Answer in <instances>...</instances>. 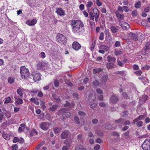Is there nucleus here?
<instances>
[{"label": "nucleus", "instance_id": "1", "mask_svg": "<svg viewBox=\"0 0 150 150\" xmlns=\"http://www.w3.org/2000/svg\"><path fill=\"white\" fill-rule=\"evenodd\" d=\"M71 25L73 33L76 34L80 35L84 31V25L80 20H74L72 21Z\"/></svg>", "mask_w": 150, "mask_h": 150}, {"label": "nucleus", "instance_id": "2", "mask_svg": "<svg viewBox=\"0 0 150 150\" xmlns=\"http://www.w3.org/2000/svg\"><path fill=\"white\" fill-rule=\"evenodd\" d=\"M68 110L66 108H62L58 112L57 115L60 117L64 119L65 117H69L71 115V113L67 111Z\"/></svg>", "mask_w": 150, "mask_h": 150}, {"label": "nucleus", "instance_id": "3", "mask_svg": "<svg viewBox=\"0 0 150 150\" xmlns=\"http://www.w3.org/2000/svg\"><path fill=\"white\" fill-rule=\"evenodd\" d=\"M20 73L22 78L24 79L28 77L30 74L28 70L24 66L21 67Z\"/></svg>", "mask_w": 150, "mask_h": 150}, {"label": "nucleus", "instance_id": "4", "mask_svg": "<svg viewBox=\"0 0 150 150\" xmlns=\"http://www.w3.org/2000/svg\"><path fill=\"white\" fill-rule=\"evenodd\" d=\"M142 148L143 150H149L150 149V140L146 139L142 146Z\"/></svg>", "mask_w": 150, "mask_h": 150}, {"label": "nucleus", "instance_id": "5", "mask_svg": "<svg viewBox=\"0 0 150 150\" xmlns=\"http://www.w3.org/2000/svg\"><path fill=\"white\" fill-rule=\"evenodd\" d=\"M57 40L59 42H65L66 39L65 37L61 33H58L56 36Z\"/></svg>", "mask_w": 150, "mask_h": 150}, {"label": "nucleus", "instance_id": "6", "mask_svg": "<svg viewBox=\"0 0 150 150\" xmlns=\"http://www.w3.org/2000/svg\"><path fill=\"white\" fill-rule=\"evenodd\" d=\"M50 124L47 122H42L40 126V128L44 130H47L49 128Z\"/></svg>", "mask_w": 150, "mask_h": 150}, {"label": "nucleus", "instance_id": "7", "mask_svg": "<svg viewBox=\"0 0 150 150\" xmlns=\"http://www.w3.org/2000/svg\"><path fill=\"white\" fill-rule=\"evenodd\" d=\"M72 47L74 50L78 51L81 49V46L78 42L74 41L72 45Z\"/></svg>", "mask_w": 150, "mask_h": 150}, {"label": "nucleus", "instance_id": "8", "mask_svg": "<svg viewBox=\"0 0 150 150\" xmlns=\"http://www.w3.org/2000/svg\"><path fill=\"white\" fill-rule=\"evenodd\" d=\"M119 24L123 30H128L130 28L129 24L125 22L120 21Z\"/></svg>", "mask_w": 150, "mask_h": 150}, {"label": "nucleus", "instance_id": "9", "mask_svg": "<svg viewBox=\"0 0 150 150\" xmlns=\"http://www.w3.org/2000/svg\"><path fill=\"white\" fill-rule=\"evenodd\" d=\"M33 75V80L35 82L39 81L41 79V75L40 73H34Z\"/></svg>", "mask_w": 150, "mask_h": 150}, {"label": "nucleus", "instance_id": "10", "mask_svg": "<svg viewBox=\"0 0 150 150\" xmlns=\"http://www.w3.org/2000/svg\"><path fill=\"white\" fill-rule=\"evenodd\" d=\"M93 13L94 17L95 18V21L97 22L98 21V19L99 17V11L98 9L96 8H94L93 9Z\"/></svg>", "mask_w": 150, "mask_h": 150}, {"label": "nucleus", "instance_id": "11", "mask_svg": "<svg viewBox=\"0 0 150 150\" xmlns=\"http://www.w3.org/2000/svg\"><path fill=\"white\" fill-rule=\"evenodd\" d=\"M56 12L57 14L60 16H63L65 15V11L61 8H56Z\"/></svg>", "mask_w": 150, "mask_h": 150}, {"label": "nucleus", "instance_id": "12", "mask_svg": "<svg viewBox=\"0 0 150 150\" xmlns=\"http://www.w3.org/2000/svg\"><path fill=\"white\" fill-rule=\"evenodd\" d=\"M69 132L67 130H65L61 134L62 139H64L67 138L68 136Z\"/></svg>", "mask_w": 150, "mask_h": 150}, {"label": "nucleus", "instance_id": "13", "mask_svg": "<svg viewBox=\"0 0 150 150\" xmlns=\"http://www.w3.org/2000/svg\"><path fill=\"white\" fill-rule=\"evenodd\" d=\"M96 98V95L94 93L89 95L88 97V100L90 102H93Z\"/></svg>", "mask_w": 150, "mask_h": 150}, {"label": "nucleus", "instance_id": "14", "mask_svg": "<svg viewBox=\"0 0 150 150\" xmlns=\"http://www.w3.org/2000/svg\"><path fill=\"white\" fill-rule=\"evenodd\" d=\"M37 22V20L33 19L32 20H28L25 23L29 26H33L35 25Z\"/></svg>", "mask_w": 150, "mask_h": 150}, {"label": "nucleus", "instance_id": "15", "mask_svg": "<svg viewBox=\"0 0 150 150\" xmlns=\"http://www.w3.org/2000/svg\"><path fill=\"white\" fill-rule=\"evenodd\" d=\"M129 35L131 39L134 40H138V36L136 34L130 32L129 34Z\"/></svg>", "mask_w": 150, "mask_h": 150}, {"label": "nucleus", "instance_id": "16", "mask_svg": "<svg viewBox=\"0 0 150 150\" xmlns=\"http://www.w3.org/2000/svg\"><path fill=\"white\" fill-rule=\"evenodd\" d=\"M110 102L113 103H115L118 101V98L115 95H112L110 98Z\"/></svg>", "mask_w": 150, "mask_h": 150}, {"label": "nucleus", "instance_id": "17", "mask_svg": "<svg viewBox=\"0 0 150 150\" xmlns=\"http://www.w3.org/2000/svg\"><path fill=\"white\" fill-rule=\"evenodd\" d=\"M117 17L120 20H122L124 18V15L123 14H121L118 11H116L115 12Z\"/></svg>", "mask_w": 150, "mask_h": 150}, {"label": "nucleus", "instance_id": "18", "mask_svg": "<svg viewBox=\"0 0 150 150\" xmlns=\"http://www.w3.org/2000/svg\"><path fill=\"white\" fill-rule=\"evenodd\" d=\"M145 115H139L137 118H136L133 120L132 124H135L139 120L143 119L145 118Z\"/></svg>", "mask_w": 150, "mask_h": 150}, {"label": "nucleus", "instance_id": "19", "mask_svg": "<svg viewBox=\"0 0 150 150\" xmlns=\"http://www.w3.org/2000/svg\"><path fill=\"white\" fill-rule=\"evenodd\" d=\"M108 76L106 75L103 76L101 80V82L102 84L105 85L106 82L107 81L108 79Z\"/></svg>", "mask_w": 150, "mask_h": 150}, {"label": "nucleus", "instance_id": "20", "mask_svg": "<svg viewBox=\"0 0 150 150\" xmlns=\"http://www.w3.org/2000/svg\"><path fill=\"white\" fill-rule=\"evenodd\" d=\"M45 64L42 62H40L37 64V68L38 69L40 70L43 69Z\"/></svg>", "mask_w": 150, "mask_h": 150}, {"label": "nucleus", "instance_id": "21", "mask_svg": "<svg viewBox=\"0 0 150 150\" xmlns=\"http://www.w3.org/2000/svg\"><path fill=\"white\" fill-rule=\"evenodd\" d=\"M99 49H102L105 51H108L110 50V47L105 45H101L99 47Z\"/></svg>", "mask_w": 150, "mask_h": 150}, {"label": "nucleus", "instance_id": "22", "mask_svg": "<svg viewBox=\"0 0 150 150\" xmlns=\"http://www.w3.org/2000/svg\"><path fill=\"white\" fill-rule=\"evenodd\" d=\"M116 60L115 57H112L111 56L109 55L107 57V61L108 62H115Z\"/></svg>", "mask_w": 150, "mask_h": 150}, {"label": "nucleus", "instance_id": "23", "mask_svg": "<svg viewBox=\"0 0 150 150\" xmlns=\"http://www.w3.org/2000/svg\"><path fill=\"white\" fill-rule=\"evenodd\" d=\"M147 96L146 95H144L140 99V103L142 104L144 103L147 100Z\"/></svg>", "mask_w": 150, "mask_h": 150}, {"label": "nucleus", "instance_id": "24", "mask_svg": "<svg viewBox=\"0 0 150 150\" xmlns=\"http://www.w3.org/2000/svg\"><path fill=\"white\" fill-rule=\"evenodd\" d=\"M72 142L71 139H68L65 140L64 144L67 146H69L70 148L71 144Z\"/></svg>", "mask_w": 150, "mask_h": 150}, {"label": "nucleus", "instance_id": "25", "mask_svg": "<svg viewBox=\"0 0 150 150\" xmlns=\"http://www.w3.org/2000/svg\"><path fill=\"white\" fill-rule=\"evenodd\" d=\"M150 50V42H147L145 45L144 50L145 51Z\"/></svg>", "mask_w": 150, "mask_h": 150}, {"label": "nucleus", "instance_id": "26", "mask_svg": "<svg viewBox=\"0 0 150 150\" xmlns=\"http://www.w3.org/2000/svg\"><path fill=\"white\" fill-rule=\"evenodd\" d=\"M114 62H109L106 64V67L108 69H112L114 68Z\"/></svg>", "mask_w": 150, "mask_h": 150}, {"label": "nucleus", "instance_id": "27", "mask_svg": "<svg viewBox=\"0 0 150 150\" xmlns=\"http://www.w3.org/2000/svg\"><path fill=\"white\" fill-rule=\"evenodd\" d=\"M93 5V3L92 1L88 0L86 4V6L87 8H90Z\"/></svg>", "mask_w": 150, "mask_h": 150}, {"label": "nucleus", "instance_id": "28", "mask_svg": "<svg viewBox=\"0 0 150 150\" xmlns=\"http://www.w3.org/2000/svg\"><path fill=\"white\" fill-rule=\"evenodd\" d=\"M3 137L6 140H8L10 139V136L8 134L5 133L3 132L1 133Z\"/></svg>", "mask_w": 150, "mask_h": 150}, {"label": "nucleus", "instance_id": "29", "mask_svg": "<svg viewBox=\"0 0 150 150\" xmlns=\"http://www.w3.org/2000/svg\"><path fill=\"white\" fill-rule=\"evenodd\" d=\"M58 107V106L57 105H53L49 108V110L51 111H54Z\"/></svg>", "mask_w": 150, "mask_h": 150}, {"label": "nucleus", "instance_id": "30", "mask_svg": "<svg viewBox=\"0 0 150 150\" xmlns=\"http://www.w3.org/2000/svg\"><path fill=\"white\" fill-rule=\"evenodd\" d=\"M20 126L18 129V132H21L24 130L25 128V125L24 124H22L20 125Z\"/></svg>", "mask_w": 150, "mask_h": 150}, {"label": "nucleus", "instance_id": "31", "mask_svg": "<svg viewBox=\"0 0 150 150\" xmlns=\"http://www.w3.org/2000/svg\"><path fill=\"white\" fill-rule=\"evenodd\" d=\"M53 130L54 133L55 134H57L61 132L62 130V129L61 128L56 127Z\"/></svg>", "mask_w": 150, "mask_h": 150}, {"label": "nucleus", "instance_id": "32", "mask_svg": "<svg viewBox=\"0 0 150 150\" xmlns=\"http://www.w3.org/2000/svg\"><path fill=\"white\" fill-rule=\"evenodd\" d=\"M15 99H16V100H15L16 103L18 105L22 104H23V100L21 98H18L17 99L16 98H15L14 97Z\"/></svg>", "mask_w": 150, "mask_h": 150}, {"label": "nucleus", "instance_id": "33", "mask_svg": "<svg viewBox=\"0 0 150 150\" xmlns=\"http://www.w3.org/2000/svg\"><path fill=\"white\" fill-rule=\"evenodd\" d=\"M23 90L19 88L17 91V93L21 97H22L23 95Z\"/></svg>", "mask_w": 150, "mask_h": 150}, {"label": "nucleus", "instance_id": "34", "mask_svg": "<svg viewBox=\"0 0 150 150\" xmlns=\"http://www.w3.org/2000/svg\"><path fill=\"white\" fill-rule=\"evenodd\" d=\"M85 148L81 145L77 146L75 147V150H85Z\"/></svg>", "mask_w": 150, "mask_h": 150}, {"label": "nucleus", "instance_id": "35", "mask_svg": "<svg viewBox=\"0 0 150 150\" xmlns=\"http://www.w3.org/2000/svg\"><path fill=\"white\" fill-rule=\"evenodd\" d=\"M105 33L106 38H107L108 37L109 39L110 40L111 38L109 30H105Z\"/></svg>", "mask_w": 150, "mask_h": 150}, {"label": "nucleus", "instance_id": "36", "mask_svg": "<svg viewBox=\"0 0 150 150\" xmlns=\"http://www.w3.org/2000/svg\"><path fill=\"white\" fill-rule=\"evenodd\" d=\"M100 83L99 81L96 79H95L93 82L92 84L94 86H98Z\"/></svg>", "mask_w": 150, "mask_h": 150}, {"label": "nucleus", "instance_id": "37", "mask_svg": "<svg viewBox=\"0 0 150 150\" xmlns=\"http://www.w3.org/2000/svg\"><path fill=\"white\" fill-rule=\"evenodd\" d=\"M116 56H119L122 54V52L117 50H115L114 52Z\"/></svg>", "mask_w": 150, "mask_h": 150}, {"label": "nucleus", "instance_id": "38", "mask_svg": "<svg viewBox=\"0 0 150 150\" xmlns=\"http://www.w3.org/2000/svg\"><path fill=\"white\" fill-rule=\"evenodd\" d=\"M14 81L15 78L14 77H10L8 78V82L10 84L13 83L14 82Z\"/></svg>", "mask_w": 150, "mask_h": 150}, {"label": "nucleus", "instance_id": "39", "mask_svg": "<svg viewBox=\"0 0 150 150\" xmlns=\"http://www.w3.org/2000/svg\"><path fill=\"white\" fill-rule=\"evenodd\" d=\"M111 31L113 33H115L118 31L117 29L115 26H112L110 28Z\"/></svg>", "mask_w": 150, "mask_h": 150}, {"label": "nucleus", "instance_id": "40", "mask_svg": "<svg viewBox=\"0 0 150 150\" xmlns=\"http://www.w3.org/2000/svg\"><path fill=\"white\" fill-rule=\"evenodd\" d=\"M30 100L37 105H38L39 104V102L36 100L34 98H32L30 99Z\"/></svg>", "mask_w": 150, "mask_h": 150}, {"label": "nucleus", "instance_id": "41", "mask_svg": "<svg viewBox=\"0 0 150 150\" xmlns=\"http://www.w3.org/2000/svg\"><path fill=\"white\" fill-rule=\"evenodd\" d=\"M52 96L53 97V98L55 99V101L57 103H58L59 102H60V99L59 98H57L56 97V96L55 94H52Z\"/></svg>", "mask_w": 150, "mask_h": 150}, {"label": "nucleus", "instance_id": "42", "mask_svg": "<svg viewBox=\"0 0 150 150\" xmlns=\"http://www.w3.org/2000/svg\"><path fill=\"white\" fill-rule=\"evenodd\" d=\"M101 69H93V74L96 73H99L101 71Z\"/></svg>", "mask_w": 150, "mask_h": 150}, {"label": "nucleus", "instance_id": "43", "mask_svg": "<svg viewBox=\"0 0 150 150\" xmlns=\"http://www.w3.org/2000/svg\"><path fill=\"white\" fill-rule=\"evenodd\" d=\"M136 122L137 126L139 127H141L143 125V122L142 121H138Z\"/></svg>", "mask_w": 150, "mask_h": 150}, {"label": "nucleus", "instance_id": "44", "mask_svg": "<svg viewBox=\"0 0 150 150\" xmlns=\"http://www.w3.org/2000/svg\"><path fill=\"white\" fill-rule=\"evenodd\" d=\"M141 6L140 1H138L135 4V7L136 8H139Z\"/></svg>", "mask_w": 150, "mask_h": 150}, {"label": "nucleus", "instance_id": "45", "mask_svg": "<svg viewBox=\"0 0 150 150\" xmlns=\"http://www.w3.org/2000/svg\"><path fill=\"white\" fill-rule=\"evenodd\" d=\"M89 16L90 19L93 21L94 20V16L93 13L90 12L89 14Z\"/></svg>", "mask_w": 150, "mask_h": 150}, {"label": "nucleus", "instance_id": "46", "mask_svg": "<svg viewBox=\"0 0 150 150\" xmlns=\"http://www.w3.org/2000/svg\"><path fill=\"white\" fill-rule=\"evenodd\" d=\"M38 92V91L37 90L33 89L32 91H30V93L31 94L34 95L36 94Z\"/></svg>", "mask_w": 150, "mask_h": 150}, {"label": "nucleus", "instance_id": "47", "mask_svg": "<svg viewBox=\"0 0 150 150\" xmlns=\"http://www.w3.org/2000/svg\"><path fill=\"white\" fill-rule=\"evenodd\" d=\"M44 144V142L41 143L40 144H39L37 146L35 149V150H39L41 146Z\"/></svg>", "mask_w": 150, "mask_h": 150}, {"label": "nucleus", "instance_id": "48", "mask_svg": "<svg viewBox=\"0 0 150 150\" xmlns=\"http://www.w3.org/2000/svg\"><path fill=\"white\" fill-rule=\"evenodd\" d=\"M96 133L100 136H102L103 135V133L99 130H96Z\"/></svg>", "mask_w": 150, "mask_h": 150}, {"label": "nucleus", "instance_id": "49", "mask_svg": "<svg viewBox=\"0 0 150 150\" xmlns=\"http://www.w3.org/2000/svg\"><path fill=\"white\" fill-rule=\"evenodd\" d=\"M126 139H128L129 138V132L127 131L124 134Z\"/></svg>", "mask_w": 150, "mask_h": 150}, {"label": "nucleus", "instance_id": "50", "mask_svg": "<svg viewBox=\"0 0 150 150\" xmlns=\"http://www.w3.org/2000/svg\"><path fill=\"white\" fill-rule=\"evenodd\" d=\"M40 105L43 109H44L46 108V106L45 105V103L43 101H41Z\"/></svg>", "mask_w": 150, "mask_h": 150}, {"label": "nucleus", "instance_id": "51", "mask_svg": "<svg viewBox=\"0 0 150 150\" xmlns=\"http://www.w3.org/2000/svg\"><path fill=\"white\" fill-rule=\"evenodd\" d=\"M96 92L99 94H102L103 93V91L100 88H97L96 90Z\"/></svg>", "mask_w": 150, "mask_h": 150}, {"label": "nucleus", "instance_id": "52", "mask_svg": "<svg viewBox=\"0 0 150 150\" xmlns=\"http://www.w3.org/2000/svg\"><path fill=\"white\" fill-rule=\"evenodd\" d=\"M11 147L13 150H17L18 149V146L17 144H13Z\"/></svg>", "mask_w": 150, "mask_h": 150}, {"label": "nucleus", "instance_id": "53", "mask_svg": "<svg viewBox=\"0 0 150 150\" xmlns=\"http://www.w3.org/2000/svg\"><path fill=\"white\" fill-rule=\"evenodd\" d=\"M11 100V98L10 97H8L5 100L4 103H9Z\"/></svg>", "mask_w": 150, "mask_h": 150}, {"label": "nucleus", "instance_id": "54", "mask_svg": "<svg viewBox=\"0 0 150 150\" xmlns=\"http://www.w3.org/2000/svg\"><path fill=\"white\" fill-rule=\"evenodd\" d=\"M122 95L125 99H127L129 98L128 95L126 92H123L122 94Z\"/></svg>", "mask_w": 150, "mask_h": 150}, {"label": "nucleus", "instance_id": "55", "mask_svg": "<svg viewBox=\"0 0 150 150\" xmlns=\"http://www.w3.org/2000/svg\"><path fill=\"white\" fill-rule=\"evenodd\" d=\"M104 34L103 33H101L99 37V39L100 40H103L104 39Z\"/></svg>", "mask_w": 150, "mask_h": 150}, {"label": "nucleus", "instance_id": "56", "mask_svg": "<svg viewBox=\"0 0 150 150\" xmlns=\"http://www.w3.org/2000/svg\"><path fill=\"white\" fill-rule=\"evenodd\" d=\"M142 69L144 70H148L150 69V66L146 65L143 67Z\"/></svg>", "mask_w": 150, "mask_h": 150}, {"label": "nucleus", "instance_id": "57", "mask_svg": "<svg viewBox=\"0 0 150 150\" xmlns=\"http://www.w3.org/2000/svg\"><path fill=\"white\" fill-rule=\"evenodd\" d=\"M37 96L39 97H42L43 96V93L40 91H39L38 92Z\"/></svg>", "mask_w": 150, "mask_h": 150}, {"label": "nucleus", "instance_id": "58", "mask_svg": "<svg viewBox=\"0 0 150 150\" xmlns=\"http://www.w3.org/2000/svg\"><path fill=\"white\" fill-rule=\"evenodd\" d=\"M54 86L57 87L59 86V81L57 80H55L54 82Z\"/></svg>", "mask_w": 150, "mask_h": 150}, {"label": "nucleus", "instance_id": "59", "mask_svg": "<svg viewBox=\"0 0 150 150\" xmlns=\"http://www.w3.org/2000/svg\"><path fill=\"white\" fill-rule=\"evenodd\" d=\"M142 73V72L141 70L136 71L134 72L135 74L138 76L140 75Z\"/></svg>", "mask_w": 150, "mask_h": 150}, {"label": "nucleus", "instance_id": "60", "mask_svg": "<svg viewBox=\"0 0 150 150\" xmlns=\"http://www.w3.org/2000/svg\"><path fill=\"white\" fill-rule=\"evenodd\" d=\"M70 148L69 146L66 145L65 146H63L62 148V150H68Z\"/></svg>", "mask_w": 150, "mask_h": 150}, {"label": "nucleus", "instance_id": "61", "mask_svg": "<svg viewBox=\"0 0 150 150\" xmlns=\"http://www.w3.org/2000/svg\"><path fill=\"white\" fill-rule=\"evenodd\" d=\"M118 10L121 12H123L124 11L123 8L120 6H119L117 8Z\"/></svg>", "mask_w": 150, "mask_h": 150}, {"label": "nucleus", "instance_id": "62", "mask_svg": "<svg viewBox=\"0 0 150 150\" xmlns=\"http://www.w3.org/2000/svg\"><path fill=\"white\" fill-rule=\"evenodd\" d=\"M37 131L35 129L33 130L31 132V133L30 134V135L32 136V135H33L34 134H37Z\"/></svg>", "mask_w": 150, "mask_h": 150}, {"label": "nucleus", "instance_id": "63", "mask_svg": "<svg viewBox=\"0 0 150 150\" xmlns=\"http://www.w3.org/2000/svg\"><path fill=\"white\" fill-rule=\"evenodd\" d=\"M133 68L135 70H137L139 69V67L137 65L134 64L133 66Z\"/></svg>", "mask_w": 150, "mask_h": 150}, {"label": "nucleus", "instance_id": "64", "mask_svg": "<svg viewBox=\"0 0 150 150\" xmlns=\"http://www.w3.org/2000/svg\"><path fill=\"white\" fill-rule=\"evenodd\" d=\"M96 4L98 6H100L102 5V3L100 2L99 0H97L96 1Z\"/></svg>", "mask_w": 150, "mask_h": 150}]
</instances>
